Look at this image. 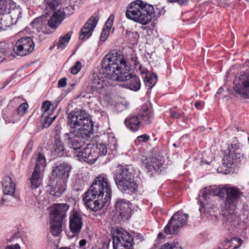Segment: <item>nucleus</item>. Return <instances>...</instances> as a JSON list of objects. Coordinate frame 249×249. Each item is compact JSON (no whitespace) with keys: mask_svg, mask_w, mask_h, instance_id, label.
<instances>
[{"mask_svg":"<svg viewBox=\"0 0 249 249\" xmlns=\"http://www.w3.org/2000/svg\"><path fill=\"white\" fill-rule=\"evenodd\" d=\"M43 172L34 171L30 178V187L32 189H36L42 184Z\"/></svg>","mask_w":249,"mask_h":249,"instance_id":"nucleus-29","label":"nucleus"},{"mask_svg":"<svg viewBox=\"0 0 249 249\" xmlns=\"http://www.w3.org/2000/svg\"><path fill=\"white\" fill-rule=\"evenodd\" d=\"M124 124L127 129L133 132L139 131L142 126L139 116L136 115L127 116L124 121Z\"/></svg>","mask_w":249,"mask_h":249,"instance_id":"nucleus-23","label":"nucleus"},{"mask_svg":"<svg viewBox=\"0 0 249 249\" xmlns=\"http://www.w3.org/2000/svg\"><path fill=\"white\" fill-rule=\"evenodd\" d=\"M69 206L67 204H56L51 213L50 231L53 236H58L62 231Z\"/></svg>","mask_w":249,"mask_h":249,"instance_id":"nucleus-6","label":"nucleus"},{"mask_svg":"<svg viewBox=\"0 0 249 249\" xmlns=\"http://www.w3.org/2000/svg\"><path fill=\"white\" fill-rule=\"evenodd\" d=\"M160 249H181V248L178 246V244L173 243L169 244L168 243H165L162 245Z\"/></svg>","mask_w":249,"mask_h":249,"instance_id":"nucleus-42","label":"nucleus"},{"mask_svg":"<svg viewBox=\"0 0 249 249\" xmlns=\"http://www.w3.org/2000/svg\"><path fill=\"white\" fill-rule=\"evenodd\" d=\"M6 45L9 46L10 45L9 42H7V41H5L0 42V47H3Z\"/></svg>","mask_w":249,"mask_h":249,"instance_id":"nucleus-56","label":"nucleus"},{"mask_svg":"<svg viewBox=\"0 0 249 249\" xmlns=\"http://www.w3.org/2000/svg\"><path fill=\"white\" fill-rule=\"evenodd\" d=\"M98 21V18L93 16L91 17L89 19L84 27L81 29L79 34L80 40H83L87 39L91 36Z\"/></svg>","mask_w":249,"mask_h":249,"instance_id":"nucleus-19","label":"nucleus"},{"mask_svg":"<svg viewBox=\"0 0 249 249\" xmlns=\"http://www.w3.org/2000/svg\"><path fill=\"white\" fill-rule=\"evenodd\" d=\"M34 48H1L0 52L3 53L8 58L12 59L16 55L24 56L33 52Z\"/></svg>","mask_w":249,"mask_h":249,"instance_id":"nucleus-18","label":"nucleus"},{"mask_svg":"<svg viewBox=\"0 0 249 249\" xmlns=\"http://www.w3.org/2000/svg\"><path fill=\"white\" fill-rule=\"evenodd\" d=\"M82 67V65L79 61H77L74 66L71 68V72L73 74H77L80 70Z\"/></svg>","mask_w":249,"mask_h":249,"instance_id":"nucleus-43","label":"nucleus"},{"mask_svg":"<svg viewBox=\"0 0 249 249\" xmlns=\"http://www.w3.org/2000/svg\"><path fill=\"white\" fill-rule=\"evenodd\" d=\"M43 4L44 11L47 14L58 7L60 4V0H44Z\"/></svg>","mask_w":249,"mask_h":249,"instance_id":"nucleus-32","label":"nucleus"},{"mask_svg":"<svg viewBox=\"0 0 249 249\" xmlns=\"http://www.w3.org/2000/svg\"><path fill=\"white\" fill-rule=\"evenodd\" d=\"M132 61L136 69H138L140 65H141L138 60L137 57H133L132 58Z\"/></svg>","mask_w":249,"mask_h":249,"instance_id":"nucleus-51","label":"nucleus"},{"mask_svg":"<svg viewBox=\"0 0 249 249\" xmlns=\"http://www.w3.org/2000/svg\"><path fill=\"white\" fill-rule=\"evenodd\" d=\"M142 164L151 176H153L154 172H160L163 165L162 160L156 157H147Z\"/></svg>","mask_w":249,"mask_h":249,"instance_id":"nucleus-16","label":"nucleus"},{"mask_svg":"<svg viewBox=\"0 0 249 249\" xmlns=\"http://www.w3.org/2000/svg\"><path fill=\"white\" fill-rule=\"evenodd\" d=\"M52 105L51 102L47 100L43 102L41 107V110L44 112V115H46L47 112L49 110Z\"/></svg>","mask_w":249,"mask_h":249,"instance_id":"nucleus-46","label":"nucleus"},{"mask_svg":"<svg viewBox=\"0 0 249 249\" xmlns=\"http://www.w3.org/2000/svg\"><path fill=\"white\" fill-rule=\"evenodd\" d=\"M21 10L20 8H12L10 10H8L7 15L10 17V19L13 24H16L18 19L21 17Z\"/></svg>","mask_w":249,"mask_h":249,"instance_id":"nucleus-33","label":"nucleus"},{"mask_svg":"<svg viewBox=\"0 0 249 249\" xmlns=\"http://www.w3.org/2000/svg\"><path fill=\"white\" fill-rule=\"evenodd\" d=\"M43 114L42 117V125L44 127L47 128L50 126V125L52 124V123L56 119V116H54L53 117H51V115H47L46 116H45Z\"/></svg>","mask_w":249,"mask_h":249,"instance_id":"nucleus-38","label":"nucleus"},{"mask_svg":"<svg viewBox=\"0 0 249 249\" xmlns=\"http://www.w3.org/2000/svg\"><path fill=\"white\" fill-rule=\"evenodd\" d=\"M234 90L245 98H249V73L241 74L234 81Z\"/></svg>","mask_w":249,"mask_h":249,"instance_id":"nucleus-14","label":"nucleus"},{"mask_svg":"<svg viewBox=\"0 0 249 249\" xmlns=\"http://www.w3.org/2000/svg\"><path fill=\"white\" fill-rule=\"evenodd\" d=\"M205 196H206V194H205H205H204L203 195V197H205Z\"/></svg>","mask_w":249,"mask_h":249,"instance_id":"nucleus-58","label":"nucleus"},{"mask_svg":"<svg viewBox=\"0 0 249 249\" xmlns=\"http://www.w3.org/2000/svg\"><path fill=\"white\" fill-rule=\"evenodd\" d=\"M120 172H117L114 180L121 192L132 194L138 191L139 184L135 178V171L131 165L121 166Z\"/></svg>","mask_w":249,"mask_h":249,"instance_id":"nucleus-3","label":"nucleus"},{"mask_svg":"<svg viewBox=\"0 0 249 249\" xmlns=\"http://www.w3.org/2000/svg\"><path fill=\"white\" fill-rule=\"evenodd\" d=\"M5 249H20V247L18 244H16L8 246Z\"/></svg>","mask_w":249,"mask_h":249,"instance_id":"nucleus-54","label":"nucleus"},{"mask_svg":"<svg viewBox=\"0 0 249 249\" xmlns=\"http://www.w3.org/2000/svg\"><path fill=\"white\" fill-rule=\"evenodd\" d=\"M39 40L33 36H24L18 39L15 47H35L39 45Z\"/></svg>","mask_w":249,"mask_h":249,"instance_id":"nucleus-25","label":"nucleus"},{"mask_svg":"<svg viewBox=\"0 0 249 249\" xmlns=\"http://www.w3.org/2000/svg\"><path fill=\"white\" fill-rule=\"evenodd\" d=\"M7 112V114H3V118L6 122L15 123L19 120V115L15 111L12 112H9L8 111Z\"/></svg>","mask_w":249,"mask_h":249,"instance_id":"nucleus-36","label":"nucleus"},{"mask_svg":"<svg viewBox=\"0 0 249 249\" xmlns=\"http://www.w3.org/2000/svg\"><path fill=\"white\" fill-rule=\"evenodd\" d=\"M164 237V235L162 232H160L158 235V238L159 239H163Z\"/></svg>","mask_w":249,"mask_h":249,"instance_id":"nucleus-57","label":"nucleus"},{"mask_svg":"<svg viewBox=\"0 0 249 249\" xmlns=\"http://www.w3.org/2000/svg\"><path fill=\"white\" fill-rule=\"evenodd\" d=\"M41 25V19L36 18L30 23L29 26L26 27L24 31L28 34H36L40 30Z\"/></svg>","mask_w":249,"mask_h":249,"instance_id":"nucleus-30","label":"nucleus"},{"mask_svg":"<svg viewBox=\"0 0 249 249\" xmlns=\"http://www.w3.org/2000/svg\"><path fill=\"white\" fill-rule=\"evenodd\" d=\"M242 240L237 237H233L230 239H226L221 243L220 249H237L242 243Z\"/></svg>","mask_w":249,"mask_h":249,"instance_id":"nucleus-28","label":"nucleus"},{"mask_svg":"<svg viewBox=\"0 0 249 249\" xmlns=\"http://www.w3.org/2000/svg\"><path fill=\"white\" fill-rule=\"evenodd\" d=\"M72 34V31H69L65 35L61 36L59 38L58 42L59 47H66L67 46L70 40Z\"/></svg>","mask_w":249,"mask_h":249,"instance_id":"nucleus-37","label":"nucleus"},{"mask_svg":"<svg viewBox=\"0 0 249 249\" xmlns=\"http://www.w3.org/2000/svg\"><path fill=\"white\" fill-rule=\"evenodd\" d=\"M116 81L125 82L124 87L134 91H138L141 88V82L139 77L130 73V70L124 71Z\"/></svg>","mask_w":249,"mask_h":249,"instance_id":"nucleus-15","label":"nucleus"},{"mask_svg":"<svg viewBox=\"0 0 249 249\" xmlns=\"http://www.w3.org/2000/svg\"><path fill=\"white\" fill-rule=\"evenodd\" d=\"M170 114L172 118L176 119L182 118L184 116L183 112H179L172 109L170 110Z\"/></svg>","mask_w":249,"mask_h":249,"instance_id":"nucleus-45","label":"nucleus"},{"mask_svg":"<svg viewBox=\"0 0 249 249\" xmlns=\"http://www.w3.org/2000/svg\"><path fill=\"white\" fill-rule=\"evenodd\" d=\"M89 135L80 134V131L76 129L65 133L64 140L71 148L77 150L80 149L83 144L82 139H86Z\"/></svg>","mask_w":249,"mask_h":249,"instance_id":"nucleus-12","label":"nucleus"},{"mask_svg":"<svg viewBox=\"0 0 249 249\" xmlns=\"http://www.w3.org/2000/svg\"><path fill=\"white\" fill-rule=\"evenodd\" d=\"M240 153V143H231L228 147L223 159V164L227 166H231L242 156Z\"/></svg>","mask_w":249,"mask_h":249,"instance_id":"nucleus-13","label":"nucleus"},{"mask_svg":"<svg viewBox=\"0 0 249 249\" xmlns=\"http://www.w3.org/2000/svg\"><path fill=\"white\" fill-rule=\"evenodd\" d=\"M109 79L111 78L102 72L93 73L89 82V86L93 92L104 93L110 85Z\"/></svg>","mask_w":249,"mask_h":249,"instance_id":"nucleus-10","label":"nucleus"},{"mask_svg":"<svg viewBox=\"0 0 249 249\" xmlns=\"http://www.w3.org/2000/svg\"><path fill=\"white\" fill-rule=\"evenodd\" d=\"M138 69L140 71L141 74H145L146 76L147 75L148 71L146 68L142 67V65H140Z\"/></svg>","mask_w":249,"mask_h":249,"instance_id":"nucleus-52","label":"nucleus"},{"mask_svg":"<svg viewBox=\"0 0 249 249\" xmlns=\"http://www.w3.org/2000/svg\"><path fill=\"white\" fill-rule=\"evenodd\" d=\"M76 190H77V191H78V190H80V188H78V189H76Z\"/></svg>","mask_w":249,"mask_h":249,"instance_id":"nucleus-59","label":"nucleus"},{"mask_svg":"<svg viewBox=\"0 0 249 249\" xmlns=\"http://www.w3.org/2000/svg\"><path fill=\"white\" fill-rule=\"evenodd\" d=\"M112 190L106 174H102L95 178L89 189L83 196L86 207L93 211L101 209L110 200Z\"/></svg>","mask_w":249,"mask_h":249,"instance_id":"nucleus-1","label":"nucleus"},{"mask_svg":"<svg viewBox=\"0 0 249 249\" xmlns=\"http://www.w3.org/2000/svg\"><path fill=\"white\" fill-rule=\"evenodd\" d=\"M204 106V103L202 101H196L195 103V107L199 110L202 109Z\"/></svg>","mask_w":249,"mask_h":249,"instance_id":"nucleus-49","label":"nucleus"},{"mask_svg":"<svg viewBox=\"0 0 249 249\" xmlns=\"http://www.w3.org/2000/svg\"><path fill=\"white\" fill-rule=\"evenodd\" d=\"M154 14L153 7L141 0L131 2L125 13L127 18L142 25L150 22Z\"/></svg>","mask_w":249,"mask_h":249,"instance_id":"nucleus-4","label":"nucleus"},{"mask_svg":"<svg viewBox=\"0 0 249 249\" xmlns=\"http://www.w3.org/2000/svg\"><path fill=\"white\" fill-rule=\"evenodd\" d=\"M113 249H134V237L123 228L112 232Z\"/></svg>","mask_w":249,"mask_h":249,"instance_id":"nucleus-8","label":"nucleus"},{"mask_svg":"<svg viewBox=\"0 0 249 249\" xmlns=\"http://www.w3.org/2000/svg\"><path fill=\"white\" fill-rule=\"evenodd\" d=\"M2 191L5 195L13 196L15 192V184L9 176H5L2 182Z\"/></svg>","mask_w":249,"mask_h":249,"instance_id":"nucleus-26","label":"nucleus"},{"mask_svg":"<svg viewBox=\"0 0 249 249\" xmlns=\"http://www.w3.org/2000/svg\"><path fill=\"white\" fill-rule=\"evenodd\" d=\"M0 17L2 19V20H1L2 30H5L11 25H13L10 19V17L7 15H4V14L0 15Z\"/></svg>","mask_w":249,"mask_h":249,"instance_id":"nucleus-39","label":"nucleus"},{"mask_svg":"<svg viewBox=\"0 0 249 249\" xmlns=\"http://www.w3.org/2000/svg\"><path fill=\"white\" fill-rule=\"evenodd\" d=\"M87 243V241L85 239H82L79 242V246L81 247H83L86 245Z\"/></svg>","mask_w":249,"mask_h":249,"instance_id":"nucleus-55","label":"nucleus"},{"mask_svg":"<svg viewBox=\"0 0 249 249\" xmlns=\"http://www.w3.org/2000/svg\"><path fill=\"white\" fill-rule=\"evenodd\" d=\"M83 223L82 217L77 212H74L70 216V229L74 234H78L81 231Z\"/></svg>","mask_w":249,"mask_h":249,"instance_id":"nucleus-22","label":"nucleus"},{"mask_svg":"<svg viewBox=\"0 0 249 249\" xmlns=\"http://www.w3.org/2000/svg\"><path fill=\"white\" fill-rule=\"evenodd\" d=\"M60 183H57L54 188V189L52 191V195L56 197H59L63 194L66 189V186L67 182L60 181Z\"/></svg>","mask_w":249,"mask_h":249,"instance_id":"nucleus-34","label":"nucleus"},{"mask_svg":"<svg viewBox=\"0 0 249 249\" xmlns=\"http://www.w3.org/2000/svg\"><path fill=\"white\" fill-rule=\"evenodd\" d=\"M137 116L140 120L142 121L145 124H150L154 118L153 111L150 105L145 103L141 106L139 108Z\"/></svg>","mask_w":249,"mask_h":249,"instance_id":"nucleus-20","label":"nucleus"},{"mask_svg":"<svg viewBox=\"0 0 249 249\" xmlns=\"http://www.w3.org/2000/svg\"><path fill=\"white\" fill-rule=\"evenodd\" d=\"M150 137L148 135L144 134L139 136L137 137L138 140L141 142H145L149 140Z\"/></svg>","mask_w":249,"mask_h":249,"instance_id":"nucleus-48","label":"nucleus"},{"mask_svg":"<svg viewBox=\"0 0 249 249\" xmlns=\"http://www.w3.org/2000/svg\"><path fill=\"white\" fill-rule=\"evenodd\" d=\"M68 124L71 128L80 131V134L91 135L93 133V122L87 117L84 111L70 113L68 117Z\"/></svg>","mask_w":249,"mask_h":249,"instance_id":"nucleus-5","label":"nucleus"},{"mask_svg":"<svg viewBox=\"0 0 249 249\" xmlns=\"http://www.w3.org/2000/svg\"><path fill=\"white\" fill-rule=\"evenodd\" d=\"M65 13L60 10L55 12L48 22V25L51 28L57 27L64 19Z\"/></svg>","mask_w":249,"mask_h":249,"instance_id":"nucleus-27","label":"nucleus"},{"mask_svg":"<svg viewBox=\"0 0 249 249\" xmlns=\"http://www.w3.org/2000/svg\"><path fill=\"white\" fill-rule=\"evenodd\" d=\"M107 147L104 144H89L82 150L78 151L77 157L80 160L89 163H94L100 156L105 155Z\"/></svg>","mask_w":249,"mask_h":249,"instance_id":"nucleus-9","label":"nucleus"},{"mask_svg":"<svg viewBox=\"0 0 249 249\" xmlns=\"http://www.w3.org/2000/svg\"><path fill=\"white\" fill-rule=\"evenodd\" d=\"M53 149V152L58 156L60 157L65 156L63 143L58 137H55L54 138Z\"/></svg>","mask_w":249,"mask_h":249,"instance_id":"nucleus-31","label":"nucleus"},{"mask_svg":"<svg viewBox=\"0 0 249 249\" xmlns=\"http://www.w3.org/2000/svg\"><path fill=\"white\" fill-rule=\"evenodd\" d=\"M67 84V78H62L58 81V87H64Z\"/></svg>","mask_w":249,"mask_h":249,"instance_id":"nucleus-50","label":"nucleus"},{"mask_svg":"<svg viewBox=\"0 0 249 249\" xmlns=\"http://www.w3.org/2000/svg\"><path fill=\"white\" fill-rule=\"evenodd\" d=\"M28 104L23 103L19 105L17 110L15 111L20 116H22L27 111Z\"/></svg>","mask_w":249,"mask_h":249,"instance_id":"nucleus-40","label":"nucleus"},{"mask_svg":"<svg viewBox=\"0 0 249 249\" xmlns=\"http://www.w3.org/2000/svg\"><path fill=\"white\" fill-rule=\"evenodd\" d=\"M115 209L123 220H128L130 217L131 208L128 201L124 199L118 200L116 203Z\"/></svg>","mask_w":249,"mask_h":249,"instance_id":"nucleus-21","label":"nucleus"},{"mask_svg":"<svg viewBox=\"0 0 249 249\" xmlns=\"http://www.w3.org/2000/svg\"><path fill=\"white\" fill-rule=\"evenodd\" d=\"M13 3L11 0H0V15L7 13L11 9Z\"/></svg>","mask_w":249,"mask_h":249,"instance_id":"nucleus-35","label":"nucleus"},{"mask_svg":"<svg viewBox=\"0 0 249 249\" xmlns=\"http://www.w3.org/2000/svg\"><path fill=\"white\" fill-rule=\"evenodd\" d=\"M188 215L178 211L171 218L164 228V233L168 234H176L179 228L187 224Z\"/></svg>","mask_w":249,"mask_h":249,"instance_id":"nucleus-11","label":"nucleus"},{"mask_svg":"<svg viewBox=\"0 0 249 249\" xmlns=\"http://www.w3.org/2000/svg\"><path fill=\"white\" fill-rule=\"evenodd\" d=\"M146 82L151 85V87L155 85L158 80V77L156 73H153L149 77L148 75L145 76Z\"/></svg>","mask_w":249,"mask_h":249,"instance_id":"nucleus-41","label":"nucleus"},{"mask_svg":"<svg viewBox=\"0 0 249 249\" xmlns=\"http://www.w3.org/2000/svg\"><path fill=\"white\" fill-rule=\"evenodd\" d=\"M110 31L103 28L102 31L100 35V43L104 42L108 37ZM101 45V43L100 44Z\"/></svg>","mask_w":249,"mask_h":249,"instance_id":"nucleus-47","label":"nucleus"},{"mask_svg":"<svg viewBox=\"0 0 249 249\" xmlns=\"http://www.w3.org/2000/svg\"><path fill=\"white\" fill-rule=\"evenodd\" d=\"M114 20V16L111 15L105 23V24L103 27L104 29H106L110 31L111 28L112 26Z\"/></svg>","mask_w":249,"mask_h":249,"instance_id":"nucleus-44","label":"nucleus"},{"mask_svg":"<svg viewBox=\"0 0 249 249\" xmlns=\"http://www.w3.org/2000/svg\"><path fill=\"white\" fill-rule=\"evenodd\" d=\"M72 169L71 166L68 163L63 162L53 167L52 176L60 181L67 182L69 178Z\"/></svg>","mask_w":249,"mask_h":249,"instance_id":"nucleus-17","label":"nucleus"},{"mask_svg":"<svg viewBox=\"0 0 249 249\" xmlns=\"http://www.w3.org/2000/svg\"><path fill=\"white\" fill-rule=\"evenodd\" d=\"M102 69V72L111 79L116 81L124 71L130 70V66L123 55L116 52H111L103 59Z\"/></svg>","mask_w":249,"mask_h":249,"instance_id":"nucleus-2","label":"nucleus"},{"mask_svg":"<svg viewBox=\"0 0 249 249\" xmlns=\"http://www.w3.org/2000/svg\"><path fill=\"white\" fill-rule=\"evenodd\" d=\"M220 192L226 194L224 201V208L226 211H229L228 214L232 217L234 210L237 206L239 199L243 196L244 193L237 187L230 186L229 185L222 188Z\"/></svg>","mask_w":249,"mask_h":249,"instance_id":"nucleus-7","label":"nucleus"},{"mask_svg":"<svg viewBox=\"0 0 249 249\" xmlns=\"http://www.w3.org/2000/svg\"><path fill=\"white\" fill-rule=\"evenodd\" d=\"M32 164L35 163L34 171L43 172L46 165L45 156L40 152L35 154L31 160Z\"/></svg>","mask_w":249,"mask_h":249,"instance_id":"nucleus-24","label":"nucleus"},{"mask_svg":"<svg viewBox=\"0 0 249 249\" xmlns=\"http://www.w3.org/2000/svg\"><path fill=\"white\" fill-rule=\"evenodd\" d=\"M168 1L170 2H178V3L182 4L186 2L188 0H168Z\"/></svg>","mask_w":249,"mask_h":249,"instance_id":"nucleus-53","label":"nucleus"}]
</instances>
